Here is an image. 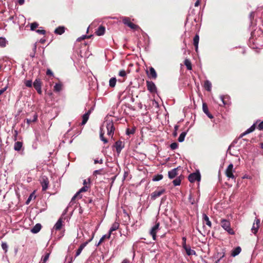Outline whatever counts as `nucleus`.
<instances>
[{
	"instance_id": "25",
	"label": "nucleus",
	"mask_w": 263,
	"mask_h": 263,
	"mask_svg": "<svg viewBox=\"0 0 263 263\" xmlns=\"http://www.w3.org/2000/svg\"><path fill=\"white\" fill-rule=\"evenodd\" d=\"M203 220L204 222H205L206 225H208L209 227L211 228L212 223L210 220L209 218L205 214H203Z\"/></svg>"
},
{
	"instance_id": "18",
	"label": "nucleus",
	"mask_w": 263,
	"mask_h": 263,
	"mask_svg": "<svg viewBox=\"0 0 263 263\" xmlns=\"http://www.w3.org/2000/svg\"><path fill=\"white\" fill-rule=\"evenodd\" d=\"M199 41V36L198 34H196L193 39V44L195 47L196 51L197 52L198 48V43Z\"/></svg>"
},
{
	"instance_id": "3",
	"label": "nucleus",
	"mask_w": 263,
	"mask_h": 263,
	"mask_svg": "<svg viewBox=\"0 0 263 263\" xmlns=\"http://www.w3.org/2000/svg\"><path fill=\"white\" fill-rule=\"evenodd\" d=\"M106 127L107 130V135L112 138L115 130L113 122L112 121L107 122Z\"/></svg>"
},
{
	"instance_id": "61",
	"label": "nucleus",
	"mask_w": 263,
	"mask_h": 263,
	"mask_svg": "<svg viewBox=\"0 0 263 263\" xmlns=\"http://www.w3.org/2000/svg\"><path fill=\"white\" fill-rule=\"evenodd\" d=\"M254 12H252L250 13V19L252 20L254 18Z\"/></svg>"
},
{
	"instance_id": "45",
	"label": "nucleus",
	"mask_w": 263,
	"mask_h": 263,
	"mask_svg": "<svg viewBox=\"0 0 263 263\" xmlns=\"http://www.w3.org/2000/svg\"><path fill=\"white\" fill-rule=\"evenodd\" d=\"M255 127H256V125H255V124H254L249 128H248L247 130V133H248V134H249V133L253 132L255 129Z\"/></svg>"
},
{
	"instance_id": "40",
	"label": "nucleus",
	"mask_w": 263,
	"mask_h": 263,
	"mask_svg": "<svg viewBox=\"0 0 263 263\" xmlns=\"http://www.w3.org/2000/svg\"><path fill=\"white\" fill-rule=\"evenodd\" d=\"M128 27L132 29H133L135 30H137L140 29V27L138 25H136L133 23H131L130 24H129V26Z\"/></svg>"
},
{
	"instance_id": "10",
	"label": "nucleus",
	"mask_w": 263,
	"mask_h": 263,
	"mask_svg": "<svg viewBox=\"0 0 263 263\" xmlns=\"http://www.w3.org/2000/svg\"><path fill=\"white\" fill-rule=\"evenodd\" d=\"M165 192V190L163 189L161 190H156L153 192L151 194V198L152 200H155L157 198L160 197L163 194H164Z\"/></svg>"
},
{
	"instance_id": "43",
	"label": "nucleus",
	"mask_w": 263,
	"mask_h": 263,
	"mask_svg": "<svg viewBox=\"0 0 263 263\" xmlns=\"http://www.w3.org/2000/svg\"><path fill=\"white\" fill-rule=\"evenodd\" d=\"M39 26L38 23L36 22H34L31 24L30 25V29L31 30H34Z\"/></svg>"
},
{
	"instance_id": "63",
	"label": "nucleus",
	"mask_w": 263,
	"mask_h": 263,
	"mask_svg": "<svg viewBox=\"0 0 263 263\" xmlns=\"http://www.w3.org/2000/svg\"><path fill=\"white\" fill-rule=\"evenodd\" d=\"M199 4H200V1L199 0H197L196 3H195V7H198L199 5Z\"/></svg>"
},
{
	"instance_id": "6",
	"label": "nucleus",
	"mask_w": 263,
	"mask_h": 263,
	"mask_svg": "<svg viewBox=\"0 0 263 263\" xmlns=\"http://www.w3.org/2000/svg\"><path fill=\"white\" fill-rule=\"evenodd\" d=\"M146 86L147 90L152 93H155L157 92V87L154 82L152 81H146Z\"/></svg>"
},
{
	"instance_id": "38",
	"label": "nucleus",
	"mask_w": 263,
	"mask_h": 263,
	"mask_svg": "<svg viewBox=\"0 0 263 263\" xmlns=\"http://www.w3.org/2000/svg\"><path fill=\"white\" fill-rule=\"evenodd\" d=\"M186 135V132H182L179 136L178 140L180 142H182L184 140L185 137Z\"/></svg>"
},
{
	"instance_id": "27",
	"label": "nucleus",
	"mask_w": 263,
	"mask_h": 263,
	"mask_svg": "<svg viewBox=\"0 0 263 263\" xmlns=\"http://www.w3.org/2000/svg\"><path fill=\"white\" fill-rule=\"evenodd\" d=\"M204 87L208 91L211 90L212 84L209 80L205 81L204 83Z\"/></svg>"
},
{
	"instance_id": "48",
	"label": "nucleus",
	"mask_w": 263,
	"mask_h": 263,
	"mask_svg": "<svg viewBox=\"0 0 263 263\" xmlns=\"http://www.w3.org/2000/svg\"><path fill=\"white\" fill-rule=\"evenodd\" d=\"M25 85L28 87H32V83L31 80H26L25 81Z\"/></svg>"
},
{
	"instance_id": "49",
	"label": "nucleus",
	"mask_w": 263,
	"mask_h": 263,
	"mask_svg": "<svg viewBox=\"0 0 263 263\" xmlns=\"http://www.w3.org/2000/svg\"><path fill=\"white\" fill-rule=\"evenodd\" d=\"M103 169H100L98 170H96L93 172V175L97 176V175H101L102 174Z\"/></svg>"
},
{
	"instance_id": "64",
	"label": "nucleus",
	"mask_w": 263,
	"mask_h": 263,
	"mask_svg": "<svg viewBox=\"0 0 263 263\" xmlns=\"http://www.w3.org/2000/svg\"><path fill=\"white\" fill-rule=\"evenodd\" d=\"M25 1L24 0H18V3L20 5H23Z\"/></svg>"
},
{
	"instance_id": "37",
	"label": "nucleus",
	"mask_w": 263,
	"mask_h": 263,
	"mask_svg": "<svg viewBox=\"0 0 263 263\" xmlns=\"http://www.w3.org/2000/svg\"><path fill=\"white\" fill-rule=\"evenodd\" d=\"M163 176L161 174H157L156 175H155L153 178V180L154 181H158L161 179H162Z\"/></svg>"
},
{
	"instance_id": "20",
	"label": "nucleus",
	"mask_w": 263,
	"mask_h": 263,
	"mask_svg": "<svg viewBox=\"0 0 263 263\" xmlns=\"http://www.w3.org/2000/svg\"><path fill=\"white\" fill-rule=\"evenodd\" d=\"M65 30V28L64 26H59L55 29L54 33L57 34L61 35L64 33Z\"/></svg>"
},
{
	"instance_id": "55",
	"label": "nucleus",
	"mask_w": 263,
	"mask_h": 263,
	"mask_svg": "<svg viewBox=\"0 0 263 263\" xmlns=\"http://www.w3.org/2000/svg\"><path fill=\"white\" fill-rule=\"evenodd\" d=\"M90 183V179H88V180L86 179H85L83 180V184L84 186H85V185H87Z\"/></svg>"
},
{
	"instance_id": "7",
	"label": "nucleus",
	"mask_w": 263,
	"mask_h": 263,
	"mask_svg": "<svg viewBox=\"0 0 263 263\" xmlns=\"http://www.w3.org/2000/svg\"><path fill=\"white\" fill-rule=\"evenodd\" d=\"M160 223L156 222L154 227H152L150 235L152 236L153 240H156V234L158 230L159 229Z\"/></svg>"
},
{
	"instance_id": "15",
	"label": "nucleus",
	"mask_w": 263,
	"mask_h": 263,
	"mask_svg": "<svg viewBox=\"0 0 263 263\" xmlns=\"http://www.w3.org/2000/svg\"><path fill=\"white\" fill-rule=\"evenodd\" d=\"M202 110L209 118H213V115L209 111L208 105L205 103H203L202 104Z\"/></svg>"
},
{
	"instance_id": "30",
	"label": "nucleus",
	"mask_w": 263,
	"mask_h": 263,
	"mask_svg": "<svg viewBox=\"0 0 263 263\" xmlns=\"http://www.w3.org/2000/svg\"><path fill=\"white\" fill-rule=\"evenodd\" d=\"M184 249L185 250L186 253L188 255L196 254L195 251L194 250H192L190 247H186V248H184Z\"/></svg>"
},
{
	"instance_id": "29",
	"label": "nucleus",
	"mask_w": 263,
	"mask_h": 263,
	"mask_svg": "<svg viewBox=\"0 0 263 263\" xmlns=\"http://www.w3.org/2000/svg\"><path fill=\"white\" fill-rule=\"evenodd\" d=\"M184 64L186 66V68L187 70H192V65L191 62L189 59H185L184 61Z\"/></svg>"
},
{
	"instance_id": "58",
	"label": "nucleus",
	"mask_w": 263,
	"mask_h": 263,
	"mask_svg": "<svg viewBox=\"0 0 263 263\" xmlns=\"http://www.w3.org/2000/svg\"><path fill=\"white\" fill-rule=\"evenodd\" d=\"M17 134H18L17 131L14 130V134L13 135L14 141H16L17 140Z\"/></svg>"
},
{
	"instance_id": "17",
	"label": "nucleus",
	"mask_w": 263,
	"mask_h": 263,
	"mask_svg": "<svg viewBox=\"0 0 263 263\" xmlns=\"http://www.w3.org/2000/svg\"><path fill=\"white\" fill-rule=\"evenodd\" d=\"M90 113H91V110H89L86 113H85V114H84L83 115L82 121L81 123L82 125H85L86 123V122H87V121L89 119V117Z\"/></svg>"
},
{
	"instance_id": "35",
	"label": "nucleus",
	"mask_w": 263,
	"mask_h": 263,
	"mask_svg": "<svg viewBox=\"0 0 263 263\" xmlns=\"http://www.w3.org/2000/svg\"><path fill=\"white\" fill-rule=\"evenodd\" d=\"M122 22L127 26H129V24H130L132 22L130 21V20L128 17H123L122 18Z\"/></svg>"
},
{
	"instance_id": "62",
	"label": "nucleus",
	"mask_w": 263,
	"mask_h": 263,
	"mask_svg": "<svg viewBox=\"0 0 263 263\" xmlns=\"http://www.w3.org/2000/svg\"><path fill=\"white\" fill-rule=\"evenodd\" d=\"M121 263H130V261L128 259H124Z\"/></svg>"
},
{
	"instance_id": "4",
	"label": "nucleus",
	"mask_w": 263,
	"mask_h": 263,
	"mask_svg": "<svg viewBox=\"0 0 263 263\" xmlns=\"http://www.w3.org/2000/svg\"><path fill=\"white\" fill-rule=\"evenodd\" d=\"M188 179L190 182L193 183L196 181H199L201 179V175L200 173L198 171L196 173L191 174L189 177Z\"/></svg>"
},
{
	"instance_id": "11",
	"label": "nucleus",
	"mask_w": 263,
	"mask_h": 263,
	"mask_svg": "<svg viewBox=\"0 0 263 263\" xmlns=\"http://www.w3.org/2000/svg\"><path fill=\"white\" fill-rule=\"evenodd\" d=\"M259 224H260V220L259 219L256 218L255 219L254 222L253 224V226L251 229L252 232L254 234H256V233L258 232V230L259 227Z\"/></svg>"
},
{
	"instance_id": "53",
	"label": "nucleus",
	"mask_w": 263,
	"mask_h": 263,
	"mask_svg": "<svg viewBox=\"0 0 263 263\" xmlns=\"http://www.w3.org/2000/svg\"><path fill=\"white\" fill-rule=\"evenodd\" d=\"M36 32L39 34H45L46 33V31L45 30H41V29H37Z\"/></svg>"
},
{
	"instance_id": "2",
	"label": "nucleus",
	"mask_w": 263,
	"mask_h": 263,
	"mask_svg": "<svg viewBox=\"0 0 263 263\" xmlns=\"http://www.w3.org/2000/svg\"><path fill=\"white\" fill-rule=\"evenodd\" d=\"M235 172L234 170V165L233 164H230L225 171L226 176L229 178L235 180L236 177L234 175L233 173Z\"/></svg>"
},
{
	"instance_id": "60",
	"label": "nucleus",
	"mask_w": 263,
	"mask_h": 263,
	"mask_svg": "<svg viewBox=\"0 0 263 263\" xmlns=\"http://www.w3.org/2000/svg\"><path fill=\"white\" fill-rule=\"evenodd\" d=\"M247 134H248V133H247V130L243 132V133L241 134L240 135L239 137V138H242L244 136L246 135Z\"/></svg>"
},
{
	"instance_id": "33",
	"label": "nucleus",
	"mask_w": 263,
	"mask_h": 263,
	"mask_svg": "<svg viewBox=\"0 0 263 263\" xmlns=\"http://www.w3.org/2000/svg\"><path fill=\"white\" fill-rule=\"evenodd\" d=\"M62 85L61 83H56L54 86L53 90L54 91L59 92L62 90Z\"/></svg>"
},
{
	"instance_id": "34",
	"label": "nucleus",
	"mask_w": 263,
	"mask_h": 263,
	"mask_svg": "<svg viewBox=\"0 0 263 263\" xmlns=\"http://www.w3.org/2000/svg\"><path fill=\"white\" fill-rule=\"evenodd\" d=\"M90 188L89 185H85V186H83L79 191L77 192V195H80L81 193L85 192L88 190Z\"/></svg>"
},
{
	"instance_id": "57",
	"label": "nucleus",
	"mask_w": 263,
	"mask_h": 263,
	"mask_svg": "<svg viewBox=\"0 0 263 263\" xmlns=\"http://www.w3.org/2000/svg\"><path fill=\"white\" fill-rule=\"evenodd\" d=\"M7 87H5L0 90V96L7 90Z\"/></svg>"
},
{
	"instance_id": "26",
	"label": "nucleus",
	"mask_w": 263,
	"mask_h": 263,
	"mask_svg": "<svg viewBox=\"0 0 263 263\" xmlns=\"http://www.w3.org/2000/svg\"><path fill=\"white\" fill-rule=\"evenodd\" d=\"M23 146V143L17 141L14 143V149L16 151H20Z\"/></svg>"
},
{
	"instance_id": "59",
	"label": "nucleus",
	"mask_w": 263,
	"mask_h": 263,
	"mask_svg": "<svg viewBox=\"0 0 263 263\" xmlns=\"http://www.w3.org/2000/svg\"><path fill=\"white\" fill-rule=\"evenodd\" d=\"M94 163H95V164H97V163L102 164L103 163V160H102V159H101L100 160H95Z\"/></svg>"
},
{
	"instance_id": "39",
	"label": "nucleus",
	"mask_w": 263,
	"mask_h": 263,
	"mask_svg": "<svg viewBox=\"0 0 263 263\" xmlns=\"http://www.w3.org/2000/svg\"><path fill=\"white\" fill-rule=\"evenodd\" d=\"M117 80L115 78H111L109 80V86L114 87L116 85Z\"/></svg>"
},
{
	"instance_id": "9",
	"label": "nucleus",
	"mask_w": 263,
	"mask_h": 263,
	"mask_svg": "<svg viewBox=\"0 0 263 263\" xmlns=\"http://www.w3.org/2000/svg\"><path fill=\"white\" fill-rule=\"evenodd\" d=\"M146 72L150 79L155 80L157 77V72L153 67H149V70H146Z\"/></svg>"
},
{
	"instance_id": "23",
	"label": "nucleus",
	"mask_w": 263,
	"mask_h": 263,
	"mask_svg": "<svg viewBox=\"0 0 263 263\" xmlns=\"http://www.w3.org/2000/svg\"><path fill=\"white\" fill-rule=\"evenodd\" d=\"M105 31V27L102 26H101L98 28L96 33L97 35L100 36V35H102L104 34Z\"/></svg>"
},
{
	"instance_id": "56",
	"label": "nucleus",
	"mask_w": 263,
	"mask_h": 263,
	"mask_svg": "<svg viewBox=\"0 0 263 263\" xmlns=\"http://www.w3.org/2000/svg\"><path fill=\"white\" fill-rule=\"evenodd\" d=\"M78 196H79V198H82V196H80V195H77V193L73 196V197L71 199V201H74L76 198L78 197Z\"/></svg>"
},
{
	"instance_id": "19",
	"label": "nucleus",
	"mask_w": 263,
	"mask_h": 263,
	"mask_svg": "<svg viewBox=\"0 0 263 263\" xmlns=\"http://www.w3.org/2000/svg\"><path fill=\"white\" fill-rule=\"evenodd\" d=\"M241 251V248L240 247H237L234 248L231 252V256L235 257L238 255Z\"/></svg>"
},
{
	"instance_id": "50",
	"label": "nucleus",
	"mask_w": 263,
	"mask_h": 263,
	"mask_svg": "<svg viewBox=\"0 0 263 263\" xmlns=\"http://www.w3.org/2000/svg\"><path fill=\"white\" fill-rule=\"evenodd\" d=\"M119 75L120 77H125L126 76V73L124 70H121L119 71Z\"/></svg>"
},
{
	"instance_id": "36",
	"label": "nucleus",
	"mask_w": 263,
	"mask_h": 263,
	"mask_svg": "<svg viewBox=\"0 0 263 263\" xmlns=\"http://www.w3.org/2000/svg\"><path fill=\"white\" fill-rule=\"evenodd\" d=\"M7 41L5 38L0 37V46L1 47H5L6 46Z\"/></svg>"
},
{
	"instance_id": "13",
	"label": "nucleus",
	"mask_w": 263,
	"mask_h": 263,
	"mask_svg": "<svg viewBox=\"0 0 263 263\" xmlns=\"http://www.w3.org/2000/svg\"><path fill=\"white\" fill-rule=\"evenodd\" d=\"M92 240V238L89 239L87 241H86L83 243H82L80 246L79 247V249L77 250L76 254L75 257L78 256L82 252L83 249L85 248V247Z\"/></svg>"
},
{
	"instance_id": "28",
	"label": "nucleus",
	"mask_w": 263,
	"mask_h": 263,
	"mask_svg": "<svg viewBox=\"0 0 263 263\" xmlns=\"http://www.w3.org/2000/svg\"><path fill=\"white\" fill-rule=\"evenodd\" d=\"M110 236H111V234H110L109 233H108V234L103 235L101 237V238L100 239V240L97 246H100L102 242H103L104 241V240L106 239H109L110 237Z\"/></svg>"
},
{
	"instance_id": "44",
	"label": "nucleus",
	"mask_w": 263,
	"mask_h": 263,
	"mask_svg": "<svg viewBox=\"0 0 263 263\" xmlns=\"http://www.w3.org/2000/svg\"><path fill=\"white\" fill-rule=\"evenodd\" d=\"M135 132V128H133L132 129L127 128L126 129V134L128 135L134 134Z\"/></svg>"
},
{
	"instance_id": "22",
	"label": "nucleus",
	"mask_w": 263,
	"mask_h": 263,
	"mask_svg": "<svg viewBox=\"0 0 263 263\" xmlns=\"http://www.w3.org/2000/svg\"><path fill=\"white\" fill-rule=\"evenodd\" d=\"M41 224L40 223H37L31 229V232L33 233H37L41 230Z\"/></svg>"
},
{
	"instance_id": "32",
	"label": "nucleus",
	"mask_w": 263,
	"mask_h": 263,
	"mask_svg": "<svg viewBox=\"0 0 263 263\" xmlns=\"http://www.w3.org/2000/svg\"><path fill=\"white\" fill-rule=\"evenodd\" d=\"M104 132H103L102 128L100 129V138L101 140L104 143H107L108 142V140L106 138H105L104 136Z\"/></svg>"
},
{
	"instance_id": "16",
	"label": "nucleus",
	"mask_w": 263,
	"mask_h": 263,
	"mask_svg": "<svg viewBox=\"0 0 263 263\" xmlns=\"http://www.w3.org/2000/svg\"><path fill=\"white\" fill-rule=\"evenodd\" d=\"M63 219L62 218H60L58 219L55 225L54 226L53 228L59 231L61 229L63 226Z\"/></svg>"
},
{
	"instance_id": "46",
	"label": "nucleus",
	"mask_w": 263,
	"mask_h": 263,
	"mask_svg": "<svg viewBox=\"0 0 263 263\" xmlns=\"http://www.w3.org/2000/svg\"><path fill=\"white\" fill-rule=\"evenodd\" d=\"M8 245L6 242H2V248L5 251V252L6 253L8 251Z\"/></svg>"
},
{
	"instance_id": "8",
	"label": "nucleus",
	"mask_w": 263,
	"mask_h": 263,
	"mask_svg": "<svg viewBox=\"0 0 263 263\" xmlns=\"http://www.w3.org/2000/svg\"><path fill=\"white\" fill-rule=\"evenodd\" d=\"M42 82L40 79H36L33 83V87L37 91V93L41 95L42 93L41 86Z\"/></svg>"
},
{
	"instance_id": "54",
	"label": "nucleus",
	"mask_w": 263,
	"mask_h": 263,
	"mask_svg": "<svg viewBox=\"0 0 263 263\" xmlns=\"http://www.w3.org/2000/svg\"><path fill=\"white\" fill-rule=\"evenodd\" d=\"M46 74L49 76H53V73L50 69H48L46 71Z\"/></svg>"
},
{
	"instance_id": "24",
	"label": "nucleus",
	"mask_w": 263,
	"mask_h": 263,
	"mask_svg": "<svg viewBox=\"0 0 263 263\" xmlns=\"http://www.w3.org/2000/svg\"><path fill=\"white\" fill-rule=\"evenodd\" d=\"M183 176L182 175H180L179 177L176 178L173 181V183L174 186L179 185L181 183V180L183 178Z\"/></svg>"
},
{
	"instance_id": "21",
	"label": "nucleus",
	"mask_w": 263,
	"mask_h": 263,
	"mask_svg": "<svg viewBox=\"0 0 263 263\" xmlns=\"http://www.w3.org/2000/svg\"><path fill=\"white\" fill-rule=\"evenodd\" d=\"M119 227V223L117 222H115L111 226L109 231V233L111 234L114 231L118 230Z\"/></svg>"
},
{
	"instance_id": "47",
	"label": "nucleus",
	"mask_w": 263,
	"mask_h": 263,
	"mask_svg": "<svg viewBox=\"0 0 263 263\" xmlns=\"http://www.w3.org/2000/svg\"><path fill=\"white\" fill-rule=\"evenodd\" d=\"M178 146V144L176 142H173L170 145V147L172 150L176 149Z\"/></svg>"
},
{
	"instance_id": "42",
	"label": "nucleus",
	"mask_w": 263,
	"mask_h": 263,
	"mask_svg": "<svg viewBox=\"0 0 263 263\" xmlns=\"http://www.w3.org/2000/svg\"><path fill=\"white\" fill-rule=\"evenodd\" d=\"M33 198L34 199L35 198V196L34 195V193L33 192L32 193L29 197H28V199L27 200L26 203L27 204H28L29 203V202H30V201L31 200L32 198Z\"/></svg>"
},
{
	"instance_id": "12",
	"label": "nucleus",
	"mask_w": 263,
	"mask_h": 263,
	"mask_svg": "<svg viewBox=\"0 0 263 263\" xmlns=\"http://www.w3.org/2000/svg\"><path fill=\"white\" fill-rule=\"evenodd\" d=\"M114 146L116 147L117 153L119 154L124 147V143L122 141L118 140L115 143Z\"/></svg>"
},
{
	"instance_id": "1",
	"label": "nucleus",
	"mask_w": 263,
	"mask_h": 263,
	"mask_svg": "<svg viewBox=\"0 0 263 263\" xmlns=\"http://www.w3.org/2000/svg\"><path fill=\"white\" fill-rule=\"evenodd\" d=\"M220 224L221 227L230 235H233L235 234V231L231 227V222L229 220L226 219H221L220 221Z\"/></svg>"
},
{
	"instance_id": "41",
	"label": "nucleus",
	"mask_w": 263,
	"mask_h": 263,
	"mask_svg": "<svg viewBox=\"0 0 263 263\" xmlns=\"http://www.w3.org/2000/svg\"><path fill=\"white\" fill-rule=\"evenodd\" d=\"M50 256V253H46L45 255L41 258V261L46 262Z\"/></svg>"
},
{
	"instance_id": "51",
	"label": "nucleus",
	"mask_w": 263,
	"mask_h": 263,
	"mask_svg": "<svg viewBox=\"0 0 263 263\" xmlns=\"http://www.w3.org/2000/svg\"><path fill=\"white\" fill-rule=\"evenodd\" d=\"M182 247L183 248H186V247H187L186 245V237H182Z\"/></svg>"
},
{
	"instance_id": "52",
	"label": "nucleus",
	"mask_w": 263,
	"mask_h": 263,
	"mask_svg": "<svg viewBox=\"0 0 263 263\" xmlns=\"http://www.w3.org/2000/svg\"><path fill=\"white\" fill-rule=\"evenodd\" d=\"M257 128L260 130H263V121L258 125Z\"/></svg>"
},
{
	"instance_id": "31",
	"label": "nucleus",
	"mask_w": 263,
	"mask_h": 263,
	"mask_svg": "<svg viewBox=\"0 0 263 263\" xmlns=\"http://www.w3.org/2000/svg\"><path fill=\"white\" fill-rule=\"evenodd\" d=\"M37 120V115L35 113L33 115V118L32 119H27L26 122L28 125H29L32 122H35Z\"/></svg>"
},
{
	"instance_id": "5",
	"label": "nucleus",
	"mask_w": 263,
	"mask_h": 263,
	"mask_svg": "<svg viewBox=\"0 0 263 263\" xmlns=\"http://www.w3.org/2000/svg\"><path fill=\"white\" fill-rule=\"evenodd\" d=\"M40 183L42 187V191H45L48 187L49 181L47 177L43 176L40 179Z\"/></svg>"
},
{
	"instance_id": "14",
	"label": "nucleus",
	"mask_w": 263,
	"mask_h": 263,
	"mask_svg": "<svg viewBox=\"0 0 263 263\" xmlns=\"http://www.w3.org/2000/svg\"><path fill=\"white\" fill-rule=\"evenodd\" d=\"M178 167L174 168V169L172 170L171 171H169L168 173V176L169 178L172 179L175 178L178 175Z\"/></svg>"
}]
</instances>
